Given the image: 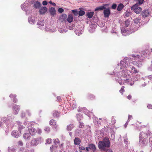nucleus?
Returning <instances> with one entry per match:
<instances>
[{
  "label": "nucleus",
  "instance_id": "nucleus-24",
  "mask_svg": "<svg viewBox=\"0 0 152 152\" xmlns=\"http://www.w3.org/2000/svg\"><path fill=\"white\" fill-rule=\"evenodd\" d=\"M28 20L29 23L31 24H34L35 23V20H34L32 17L29 18Z\"/></svg>",
  "mask_w": 152,
  "mask_h": 152
},
{
  "label": "nucleus",
  "instance_id": "nucleus-61",
  "mask_svg": "<svg viewBox=\"0 0 152 152\" xmlns=\"http://www.w3.org/2000/svg\"><path fill=\"white\" fill-rule=\"evenodd\" d=\"M132 98V96L130 95H129L127 96V98L129 99H130Z\"/></svg>",
  "mask_w": 152,
  "mask_h": 152
},
{
  "label": "nucleus",
  "instance_id": "nucleus-51",
  "mask_svg": "<svg viewBox=\"0 0 152 152\" xmlns=\"http://www.w3.org/2000/svg\"><path fill=\"white\" fill-rule=\"evenodd\" d=\"M25 116V113L23 112L21 113V117L22 118L24 117Z\"/></svg>",
  "mask_w": 152,
  "mask_h": 152
},
{
  "label": "nucleus",
  "instance_id": "nucleus-20",
  "mask_svg": "<svg viewBox=\"0 0 152 152\" xmlns=\"http://www.w3.org/2000/svg\"><path fill=\"white\" fill-rule=\"evenodd\" d=\"M74 126L72 124H70L67 126V129L68 131L71 130L74 128Z\"/></svg>",
  "mask_w": 152,
  "mask_h": 152
},
{
  "label": "nucleus",
  "instance_id": "nucleus-21",
  "mask_svg": "<svg viewBox=\"0 0 152 152\" xmlns=\"http://www.w3.org/2000/svg\"><path fill=\"white\" fill-rule=\"evenodd\" d=\"M146 135V134L143 132H140V140L142 138L145 137V135Z\"/></svg>",
  "mask_w": 152,
  "mask_h": 152
},
{
  "label": "nucleus",
  "instance_id": "nucleus-32",
  "mask_svg": "<svg viewBox=\"0 0 152 152\" xmlns=\"http://www.w3.org/2000/svg\"><path fill=\"white\" fill-rule=\"evenodd\" d=\"M85 13V12L83 10H80L79 12L78 13L80 16H81L83 15Z\"/></svg>",
  "mask_w": 152,
  "mask_h": 152
},
{
  "label": "nucleus",
  "instance_id": "nucleus-39",
  "mask_svg": "<svg viewBox=\"0 0 152 152\" xmlns=\"http://www.w3.org/2000/svg\"><path fill=\"white\" fill-rule=\"evenodd\" d=\"M59 139L58 138H56L54 140V142L55 144H57L59 143Z\"/></svg>",
  "mask_w": 152,
  "mask_h": 152
},
{
  "label": "nucleus",
  "instance_id": "nucleus-48",
  "mask_svg": "<svg viewBox=\"0 0 152 152\" xmlns=\"http://www.w3.org/2000/svg\"><path fill=\"white\" fill-rule=\"evenodd\" d=\"M72 12L73 13V14L75 15H77L78 13L77 11H75L74 10H72Z\"/></svg>",
  "mask_w": 152,
  "mask_h": 152
},
{
  "label": "nucleus",
  "instance_id": "nucleus-15",
  "mask_svg": "<svg viewBox=\"0 0 152 152\" xmlns=\"http://www.w3.org/2000/svg\"><path fill=\"white\" fill-rule=\"evenodd\" d=\"M101 6L100 7H98L96 8L95 10V11L102 10L105 8V6Z\"/></svg>",
  "mask_w": 152,
  "mask_h": 152
},
{
  "label": "nucleus",
  "instance_id": "nucleus-53",
  "mask_svg": "<svg viewBox=\"0 0 152 152\" xmlns=\"http://www.w3.org/2000/svg\"><path fill=\"white\" fill-rule=\"evenodd\" d=\"M18 144L19 145H20V146H22L23 145V142L21 141H20L18 142Z\"/></svg>",
  "mask_w": 152,
  "mask_h": 152
},
{
  "label": "nucleus",
  "instance_id": "nucleus-40",
  "mask_svg": "<svg viewBox=\"0 0 152 152\" xmlns=\"http://www.w3.org/2000/svg\"><path fill=\"white\" fill-rule=\"evenodd\" d=\"M128 80H126L125 81H124V83L123 82V83H122V82H121V80H120L118 81V83H119V84L121 85L122 84H125V83H126V82H127V81H128Z\"/></svg>",
  "mask_w": 152,
  "mask_h": 152
},
{
  "label": "nucleus",
  "instance_id": "nucleus-3",
  "mask_svg": "<svg viewBox=\"0 0 152 152\" xmlns=\"http://www.w3.org/2000/svg\"><path fill=\"white\" fill-rule=\"evenodd\" d=\"M41 138L37 139H34L31 141V144L32 145H36L40 142Z\"/></svg>",
  "mask_w": 152,
  "mask_h": 152
},
{
  "label": "nucleus",
  "instance_id": "nucleus-7",
  "mask_svg": "<svg viewBox=\"0 0 152 152\" xmlns=\"http://www.w3.org/2000/svg\"><path fill=\"white\" fill-rule=\"evenodd\" d=\"M28 130L29 133L31 135H35L37 132V131L34 128H30L28 129Z\"/></svg>",
  "mask_w": 152,
  "mask_h": 152
},
{
  "label": "nucleus",
  "instance_id": "nucleus-57",
  "mask_svg": "<svg viewBox=\"0 0 152 152\" xmlns=\"http://www.w3.org/2000/svg\"><path fill=\"white\" fill-rule=\"evenodd\" d=\"M149 142L152 144V137H150L149 139Z\"/></svg>",
  "mask_w": 152,
  "mask_h": 152
},
{
  "label": "nucleus",
  "instance_id": "nucleus-14",
  "mask_svg": "<svg viewBox=\"0 0 152 152\" xmlns=\"http://www.w3.org/2000/svg\"><path fill=\"white\" fill-rule=\"evenodd\" d=\"M89 149L93 150L94 151L96 150V147L95 145L93 144H90L88 145Z\"/></svg>",
  "mask_w": 152,
  "mask_h": 152
},
{
  "label": "nucleus",
  "instance_id": "nucleus-56",
  "mask_svg": "<svg viewBox=\"0 0 152 152\" xmlns=\"http://www.w3.org/2000/svg\"><path fill=\"white\" fill-rule=\"evenodd\" d=\"M147 107L149 108V109H152V105H151V104H148V106H147Z\"/></svg>",
  "mask_w": 152,
  "mask_h": 152
},
{
  "label": "nucleus",
  "instance_id": "nucleus-11",
  "mask_svg": "<svg viewBox=\"0 0 152 152\" xmlns=\"http://www.w3.org/2000/svg\"><path fill=\"white\" fill-rule=\"evenodd\" d=\"M80 140L78 137L75 138L74 140V143L77 145H79L80 144Z\"/></svg>",
  "mask_w": 152,
  "mask_h": 152
},
{
  "label": "nucleus",
  "instance_id": "nucleus-60",
  "mask_svg": "<svg viewBox=\"0 0 152 152\" xmlns=\"http://www.w3.org/2000/svg\"><path fill=\"white\" fill-rule=\"evenodd\" d=\"M45 29L46 31H51V30L49 28H47V27H46L45 28Z\"/></svg>",
  "mask_w": 152,
  "mask_h": 152
},
{
  "label": "nucleus",
  "instance_id": "nucleus-22",
  "mask_svg": "<svg viewBox=\"0 0 152 152\" xmlns=\"http://www.w3.org/2000/svg\"><path fill=\"white\" fill-rule=\"evenodd\" d=\"M10 97L13 98V102H14L16 103L17 102V100L16 99V96L15 95L11 94L10 95Z\"/></svg>",
  "mask_w": 152,
  "mask_h": 152
},
{
  "label": "nucleus",
  "instance_id": "nucleus-18",
  "mask_svg": "<svg viewBox=\"0 0 152 152\" xmlns=\"http://www.w3.org/2000/svg\"><path fill=\"white\" fill-rule=\"evenodd\" d=\"M34 7L36 8H39L41 6V4L39 1L36 2L34 5Z\"/></svg>",
  "mask_w": 152,
  "mask_h": 152
},
{
  "label": "nucleus",
  "instance_id": "nucleus-59",
  "mask_svg": "<svg viewBox=\"0 0 152 152\" xmlns=\"http://www.w3.org/2000/svg\"><path fill=\"white\" fill-rule=\"evenodd\" d=\"M78 31H75V32L76 33V34L77 35H80V34H81V33H79V32H77Z\"/></svg>",
  "mask_w": 152,
  "mask_h": 152
},
{
  "label": "nucleus",
  "instance_id": "nucleus-35",
  "mask_svg": "<svg viewBox=\"0 0 152 152\" xmlns=\"http://www.w3.org/2000/svg\"><path fill=\"white\" fill-rule=\"evenodd\" d=\"M134 21L135 23H138L140 21V19L138 18H136L134 19Z\"/></svg>",
  "mask_w": 152,
  "mask_h": 152
},
{
  "label": "nucleus",
  "instance_id": "nucleus-8",
  "mask_svg": "<svg viewBox=\"0 0 152 152\" xmlns=\"http://www.w3.org/2000/svg\"><path fill=\"white\" fill-rule=\"evenodd\" d=\"M121 64V68H122L123 69L125 67H127V66H126V61L125 60H122L121 61L120 63Z\"/></svg>",
  "mask_w": 152,
  "mask_h": 152
},
{
  "label": "nucleus",
  "instance_id": "nucleus-37",
  "mask_svg": "<svg viewBox=\"0 0 152 152\" xmlns=\"http://www.w3.org/2000/svg\"><path fill=\"white\" fill-rule=\"evenodd\" d=\"M130 15V13L129 12H126L124 14V16L127 17L129 16Z\"/></svg>",
  "mask_w": 152,
  "mask_h": 152
},
{
  "label": "nucleus",
  "instance_id": "nucleus-27",
  "mask_svg": "<svg viewBox=\"0 0 152 152\" xmlns=\"http://www.w3.org/2000/svg\"><path fill=\"white\" fill-rule=\"evenodd\" d=\"M16 151V149L15 148L13 147H9L8 151L9 152H15Z\"/></svg>",
  "mask_w": 152,
  "mask_h": 152
},
{
  "label": "nucleus",
  "instance_id": "nucleus-54",
  "mask_svg": "<svg viewBox=\"0 0 152 152\" xmlns=\"http://www.w3.org/2000/svg\"><path fill=\"white\" fill-rule=\"evenodd\" d=\"M48 3L46 1H44L42 2V4L44 5H46Z\"/></svg>",
  "mask_w": 152,
  "mask_h": 152
},
{
  "label": "nucleus",
  "instance_id": "nucleus-63",
  "mask_svg": "<svg viewBox=\"0 0 152 152\" xmlns=\"http://www.w3.org/2000/svg\"><path fill=\"white\" fill-rule=\"evenodd\" d=\"M51 4L53 5V6H55L56 5V4L55 3H54V2H52V3H51Z\"/></svg>",
  "mask_w": 152,
  "mask_h": 152
},
{
  "label": "nucleus",
  "instance_id": "nucleus-12",
  "mask_svg": "<svg viewBox=\"0 0 152 152\" xmlns=\"http://www.w3.org/2000/svg\"><path fill=\"white\" fill-rule=\"evenodd\" d=\"M73 17L72 15H69L68 17L67 20L68 22L71 23L73 20Z\"/></svg>",
  "mask_w": 152,
  "mask_h": 152
},
{
  "label": "nucleus",
  "instance_id": "nucleus-44",
  "mask_svg": "<svg viewBox=\"0 0 152 152\" xmlns=\"http://www.w3.org/2000/svg\"><path fill=\"white\" fill-rule=\"evenodd\" d=\"M58 11L60 13H61L64 12V10L62 8H59L58 9Z\"/></svg>",
  "mask_w": 152,
  "mask_h": 152
},
{
  "label": "nucleus",
  "instance_id": "nucleus-34",
  "mask_svg": "<svg viewBox=\"0 0 152 152\" xmlns=\"http://www.w3.org/2000/svg\"><path fill=\"white\" fill-rule=\"evenodd\" d=\"M125 87L124 86H122L121 89L120 90L119 92L120 93H121L122 94H123V92L124 91V88Z\"/></svg>",
  "mask_w": 152,
  "mask_h": 152
},
{
  "label": "nucleus",
  "instance_id": "nucleus-50",
  "mask_svg": "<svg viewBox=\"0 0 152 152\" xmlns=\"http://www.w3.org/2000/svg\"><path fill=\"white\" fill-rule=\"evenodd\" d=\"M42 130L39 129V128H38L37 129V133L38 134H41V133H42Z\"/></svg>",
  "mask_w": 152,
  "mask_h": 152
},
{
  "label": "nucleus",
  "instance_id": "nucleus-6",
  "mask_svg": "<svg viewBox=\"0 0 152 152\" xmlns=\"http://www.w3.org/2000/svg\"><path fill=\"white\" fill-rule=\"evenodd\" d=\"M110 10L109 8H107L104 10V17L107 18L109 17L110 14Z\"/></svg>",
  "mask_w": 152,
  "mask_h": 152
},
{
  "label": "nucleus",
  "instance_id": "nucleus-25",
  "mask_svg": "<svg viewBox=\"0 0 152 152\" xmlns=\"http://www.w3.org/2000/svg\"><path fill=\"white\" fill-rule=\"evenodd\" d=\"M102 151H103L104 152H113L111 149L110 148H107L104 150H103Z\"/></svg>",
  "mask_w": 152,
  "mask_h": 152
},
{
  "label": "nucleus",
  "instance_id": "nucleus-52",
  "mask_svg": "<svg viewBox=\"0 0 152 152\" xmlns=\"http://www.w3.org/2000/svg\"><path fill=\"white\" fill-rule=\"evenodd\" d=\"M132 118V116L131 115H129L127 121L129 122L131 118Z\"/></svg>",
  "mask_w": 152,
  "mask_h": 152
},
{
  "label": "nucleus",
  "instance_id": "nucleus-41",
  "mask_svg": "<svg viewBox=\"0 0 152 152\" xmlns=\"http://www.w3.org/2000/svg\"><path fill=\"white\" fill-rule=\"evenodd\" d=\"M146 135L147 136H152V132H151L150 131H148L146 134Z\"/></svg>",
  "mask_w": 152,
  "mask_h": 152
},
{
  "label": "nucleus",
  "instance_id": "nucleus-42",
  "mask_svg": "<svg viewBox=\"0 0 152 152\" xmlns=\"http://www.w3.org/2000/svg\"><path fill=\"white\" fill-rule=\"evenodd\" d=\"M44 130L47 132H49L50 131V128L48 127H46L45 129Z\"/></svg>",
  "mask_w": 152,
  "mask_h": 152
},
{
  "label": "nucleus",
  "instance_id": "nucleus-5",
  "mask_svg": "<svg viewBox=\"0 0 152 152\" xmlns=\"http://www.w3.org/2000/svg\"><path fill=\"white\" fill-rule=\"evenodd\" d=\"M15 106H13V109L14 111V113L15 114H17L18 113L19 110H20V106L14 105Z\"/></svg>",
  "mask_w": 152,
  "mask_h": 152
},
{
  "label": "nucleus",
  "instance_id": "nucleus-23",
  "mask_svg": "<svg viewBox=\"0 0 152 152\" xmlns=\"http://www.w3.org/2000/svg\"><path fill=\"white\" fill-rule=\"evenodd\" d=\"M67 17V15L65 14H63L61 16L60 18L62 20V21H65Z\"/></svg>",
  "mask_w": 152,
  "mask_h": 152
},
{
  "label": "nucleus",
  "instance_id": "nucleus-1",
  "mask_svg": "<svg viewBox=\"0 0 152 152\" xmlns=\"http://www.w3.org/2000/svg\"><path fill=\"white\" fill-rule=\"evenodd\" d=\"M110 145V142L109 139L107 137H105L103 140L99 142L98 147L102 151L107 148L109 147Z\"/></svg>",
  "mask_w": 152,
  "mask_h": 152
},
{
  "label": "nucleus",
  "instance_id": "nucleus-43",
  "mask_svg": "<svg viewBox=\"0 0 152 152\" xmlns=\"http://www.w3.org/2000/svg\"><path fill=\"white\" fill-rule=\"evenodd\" d=\"M47 143L48 144H50L52 142V140L50 138L46 140Z\"/></svg>",
  "mask_w": 152,
  "mask_h": 152
},
{
  "label": "nucleus",
  "instance_id": "nucleus-4",
  "mask_svg": "<svg viewBox=\"0 0 152 152\" xmlns=\"http://www.w3.org/2000/svg\"><path fill=\"white\" fill-rule=\"evenodd\" d=\"M149 11L148 10H144L142 13V15L143 17H146L149 15Z\"/></svg>",
  "mask_w": 152,
  "mask_h": 152
},
{
  "label": "nucleus",
  "instance_id": "nucleus-29",
  "mask_svg": "<svg viewBox=\"0 0 152 152\" xmlns=\"http://www.w3.org/2000/svg\"><path fill=\"white\" fill-rule=\"evenodd\" d=\"M50 125L54 126L56 124V122L54 120L52 119L50 120Z\"/></svg>",
  "mask_w": 152,
  "mask_h": 152
},
{
  "label": "nucleus",
  "instance_id": "nucleus-30",
  "mask_svg": "<svg viewBox=\"0 0 152 152\" xmlns=\"http://www.w3.org/2000/svg\"><path fill=\"white\" fill-rule=\"evenodd\" d=\"M59 115V113L57 111H55L53 114V116L55 117H58Z\"/></svg>",
  "mask_w": 152,
  "mask_h": 152
},
{
  "label": "nucleus",
  "instance_id": "nucleus-45",
  "mask_svg": "<svg viewBox=\"0 0 152 152\" xmlns=\"http://www.w3.org/2000/svg\"><path fill=\"white\" fill-rule=\"evenodd\" d=\"M144 0H138V3L139 5H141L143 3Z\"/></svg>",
  "mask_w": 152,
  "mask_h": 152
},
{
  "label": "nucleus",
  "instance_id": "nucleus-49",
  "mask_svg": "<svg viewBox=\"0 0 152 152\" xmlns=\"http://www.w3.org/2000/svg\"><path fill=\"white\" fill-rule=\"evenodd\" d=\"M117 7V5L115 4H113L112 6V8L113 9H115Z\"/></svg>",
  "mask_w": 152,
  "mask_h": 152
},
{
  "label": "nucleus",
  "instance_id": "nucleus-31",
  "mask_svg": "<svg viewBox=\"0 0 152 152\" xmlns=\"http://www.w3.org/2000/svg\"><path fill=\"white\" fill-rule=\"evenodd\" d=\"M1 121H3L6 124H7V123H8L9 122V121L7 120V118L6 117H4L2 118L1 119Z\"/></svg>",
  "mask_w": 152,
  "mask_h": 152
},
{
  "label": "nucleus",
  "instance_id": "nucleus-64",
  "mask_svg": "<svg viewBox=\"0 0 152 152\" xmlns=\"http://www.w3.org/2000/svg\"><path fill=\"white\" fill-rule=\"evenodd\" d=\"M122 74H123V73H124V76H125V75H126V74H125L124 73V71H123V70H122Z\"/></svg>",
  "mask_w": 152,
  "mask_h": 152
},
{
  "label": "nucleus",
  "instance_id": "nucleus-10",
  "mask_svg": "<svg viewBox=\"0 0 152 152\" xmlns=\"http://www.w3.org/2000/svg\"><path fill=\"white\" fill-rule=\"evenodd\" d=\"M11 135L13 137L15 138H18L20 136L19 134L15 130L12 131Z\"/></svg>",
  "mask_w": 152,
  "mask_h": 152
},
{
  "label": "nucleus",
  "instance_id": "nucleus-36",
  "mask_svg": "<svg viewBox=\"0 0 152 152\" xmlns=\"http://www.w3.org/2000/svg\"><path fill=\"white\" fill-rule=\"evenodd\" d=\"M129 24V21L128 20L125 21V25L127 27L128 26Z\"/></svg>",
  "mask_w": 152,
  "mask_h": 152
},
{
  "label": "nucleus",
  "instance_id": "nucleus-55",
  "mask_svg": "<svg viewBox=\"0 0 152 152\" xmlns=\"http://www.w3.org/2000/svg\"><path fill=\"white\" fill-rule=\"evenodd\" d=\"M26 112H27V114L28 116H30L31 115V113L30 112L29 110H27Z\"/></svg>",
  "mask_w": 152,
  "mask_h": 152
},
{
  "label": "nucleus",
  "instance_id": "nucleus-33",
  "mask_svg": "<svg viewBox=\"0 0 152 152\" xmlns=\"http://www.w3.org/2000/svg\"><path fill=\"white\" fill-rule=\"evenodd\" d=\"M131 69H132V70H134L133 72L134 73H137L138 72V71H137V69H136V68L134 67L133 66V67H132V68H131Z\"/></svg>",
  "mask_w": 152,
  "mask_h": 152
},
{
  "label": "nucleus",
  "instance_id": "nucleus-16",
  "mask_svg": "<svg viewBox=\"0 0 152 152\" xmlns=\"http://www.w3.org/2000/svg\"><path fill=\"white\" fill-rule=\"evenodd\" d=\"M25 127L23 126L20 125L18 127V130L20 131V133H21V132L24 131Z\"/></svg>",
  "mask_w": 152,
  "mask_h": 152
},
{
  "label": "nucleus",
  "instance_id": "nucleus-26",
  "mask_svg": "<svg viewBox=\"0 0 152 152\" xmlns=\"http://www.w3.org/2000/svg\"><path fill=\"white\" fill-rule=\"evenodd\" d=\"M37 24L39 25V27H40L41 26H43L44 25V20H42V21H38L37 22Z\"/></svg>",
  "mask_w": 152,
  "mask_h": 152
},
{
  "label": "nucleus",
  "instance_id": "nucleus-58",
  "mask_svg": "<svg viewBox=\"0 0 152 152\" xmlns=\"http://www.w3.org/2000/svg\"><path fill=\"white\" fill-rule=\"evenodd\" d=\"M129 122V121H127V122H126V123L124 124V126L125 128H126L127 127Z\"/></svg>",
  "mask_w": 152,
  "mask_h": 152
},
{
  "label": "nucleus",
  "instance_id": "nucleus-2",
  "mask_svg": "<svg viewBox=\"0 0 152 152\" xmlns=\"http://www.w3.org/2000/svg\"><path fill=\"white\" fill-rule=\"evenodd\" d=\"M138 4H136L132 6L131 8V10L137 14H139L142 10V8Z\"/></svg>",
  "mask_w": 152,
  "mask_h": 152
},
{
  "label": "nucleus",
  "instance_id": "nucleus-9",
  "mask_svg": "<svg viewBox=\"0 0 152 152\" xmlns=\"http://www.w3.org/2000/svg\"><path fill=\"white\" fill-rule=\"evenodd\" d=\"M48 9L46 7H41L39 10V13L41 14H44L47 11Z\"/></svg>",
  "mask_w": 152,
  "mask_h": 152
},
{
  "label": "nucleus",
  "instance_id": "nucleus-38",
  "mask_svg": "<svg viewBox=\"0 0 152 152\" xmlns=\"http://www.w3.org/2000/svg\"><path fill=\"white\" fill-rule=\"evenodd\" d=\"M116 122V120L113 117H112V124H114Z\"/></svg>",
  "mask_w": 152,
  "mask_h": 152
},
{
  "label": "nucleus",
  "instance_id": "nucleus-62",
  "mask_svg": "<svg viewBox=\"0 0 152 152\" xmlns=\"http://www.w3.org/2000/svg\"><path fill=\"white\" fill-rule=\"evenodd\" d=\"M57 98L58 100H60L61 99V97L59 96L57 97Z\"/></svg>",
  "mask_w": 152,
  "mask_h": 152
},
{
  "label": "nucleus",
  "instance_id": "nucleus-19",
  "mask_svg": "<svg viewBox=\"0 0 152 152\" xmlns=\"http://www.w3.org/2000/svg\"><path fill=\"white\" fill-rule=\"evenodd\" d=\"M94 14V12H88L87 14V16L89 18H92Z\"/></svg>",
  "mask_w": 152,
  "mask_h": 152
},
{
  "label": "nucleus",
  "instance_id": "nucleus-28",
  "mask_svg": "<svg viewBox=\"0 0 152 152\" xmlns=\"http://www.w3.org/2000/svg\"><path fill=\"white\" fill-rule=\"evenodd\" d=\"M124 7L123 5L122 4H120L118 6L117 10L119 11L121 10Z\"/></svg>",
  "mask_w": 152,
  "mask_h": 152
},
{
  "label": "nucleus",
  "instance_id": "nucleus-13",
  "mask_svg": "<svg viewBox=\"0 0 152 152\" xmlns=\"http://www.w3.org/2000/svg\"><path fill=\"white\" fill-rule=\"evenodd\" d=\"M49 12L51 15H54L56 13L55 9L53 7H51L49 10Z\"/></svg>",
  "mask_w": 152,
  "mask_h": 152
},
{
  "label": "nucleus",
  "instance_id": "nucleus-46",
  "mask_svg": "<svg viewBox=\"0 0 152 152\" xmlns=\"http://www.w3.org/2000/svg\"><path fill=\"white\" fill-rule=\"evenodd\" d=\"M79 148L81 150H85V148H84V147L81 145L79 146Z\"/></svg>",
  "mask_w": 152,
  "mask_h": 152
},
{
  "label": "nucleus",
  "instance_id": "nucleus-17",
  "mask_svg": "<svg viewBox=\"0 0 152 152\" xmlns=\"http://www.w3.org/2000/svg\"><path fill=\"white\" fill-rule=\"evenodd\" d=\"M23 138L26 140H29L30 138V136L28 133H24L23 135Z\"/></svg>",
  "mask_w": 152,
  "mask_h": 152
},
{
  "label": "nucleus",
  "instance_id": "nucleus-47",
  "mask_svg": "<svg viewBox=\"0 0 152 152\" xmlns=\"http://www.w3.org/2000/svg\"><path fill=\"white\" fill-rule=\"evenodd\" d=\"M80 125L79 126V127L82 128L84 126V124L83 123L79 122Z\"/></svg>",
  "mask_w": 152,
  "mask_h": 152
}]
</instances>
